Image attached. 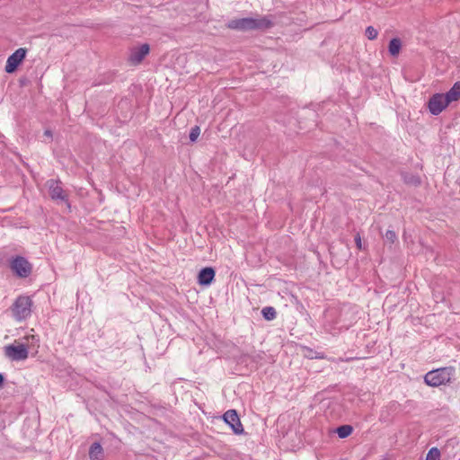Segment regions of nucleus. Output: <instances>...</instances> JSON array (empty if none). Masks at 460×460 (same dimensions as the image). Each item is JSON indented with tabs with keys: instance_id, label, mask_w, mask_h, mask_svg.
Returning a JSON list of instances; mask_svg holds the SVG:
<instances>
[{
	"instance_id": "nucleus-1",
	"label": "nucleus",
	"mask_w": 460,
	"mask_h": 460,
	"mask_svg": "<svg viewBox=\"0 0 460 460\" xmlns=\"http://www.w3.org/2000/svg\"><path fill=\"white\" fill-rule=\"evenodd\" d=\"M456 375V368L454 367H439L429 371L424 376V382L427 385L431 387H438L450 384Z\"/></svg>"
},
{
	"instance_id": "nucleus-2",
	"label": "nucleus",
	"mask_w": 460,
	"mask_h": 460,
	"mask_svg": "<svg viewBox=\"0 0 460 460\" xmlns=\"http://www.w3.org/2000/svg\"><path fill=\"white\" fill-rule=\"evenodd\" d=\"M271 26L270 21L263 17L261 19L253 18H243L233 20L229 22L228 27L236 30H254V29H264Z\"/></svg>"
},
{
	"instance_id": "nucleus-3",
	"label": "nucleus",
	"mask_w": 460,
	"mask_h": 460,
	"mask_svg": "<svg viewBox=\"0 0 460 460\" xmlns=\"http://www.w3.org/2000/svg\"><path fill=\"white\" fill-rule=\"evenodd\" d=\"M31 299L26 296H19L13 305L12 312L17 321L26 319L31 315Z\"/></svg>"
},
{
	"instance_id": "nucleus-4",
	"label": "nucleus",
	"mask_w": 460,
	"mask_h": 460,
	"mask_svg": "<svg viewBox=\"0 0 460 460\" xmlns=\"http://www.w3.org/2000/svg\"><path fill=\"white\" fill-rule=\"evenodd\" d=\"M4 355L13 361H22L28 358V346L24 343H14L4 347Z\"/></svg>"
},
{
	"instance_id": "nucleus-5",
	"label": "nucleus",
	"mask_w": 460,
	"mask_h": 460,
	"mask_svg": "<svg viewBox=\"0 0 460 460\" xmlns=\"http://www.w3.org/2000/svg\"><path fill=\"white\" fill-rule=\"evenodd\" d=\"M10 268L19 278H27L32 271L31 264L22 256H16L10 261Z\"/></svg>"
},
{
	"instance_id": "nucleus-6",
	"label": "nucleus",
	"mask_w": 460,
	"mask_h": 460,
	"mask_svg": "<svg viewBox=\"0 0 460 460\" xmlns=\"http://www.w3.org/2000/svg\"><path fill=\"white\" fill-rule=\"evenodd\" d=\"M444 93L433 94L428 102V109L432 115H438L448 106Z\"/></svg>"
},
{
	"instance_id": "nucleus-7",
	"label": "nucleus",
	"mask_w": 460,
	"mask_h": 460,
	"mask_svg": "<svg viewBox=\"0 0 460 460\" xmlns=\"http://www.w3.org/2000/svg\"><path fill=\"white\" fill-rule=\"evenodd\" d=\"M26 49L20 48L15 50L8 58L5 65V72L6 73H13L18 66L22 62V60L26 57Z\"/></svg>"
},
{
	"instance_id": "nucleus-8",
	"label": "nucleus",
	"mask_w": 460,
	"mask_h": 460,
	"mask_svg": "<svg viewBox=\"0 0 460 460\" xmlns=\"http://www.w3.org/2000/svg\"><path fill=\"white\" fill-rule=\"evenodd\" d=\"M150 48L148 44H142L139 47L131 49L128 61L131 66L139 65L143 59L148 55Z\"/></svg>"
},
{
	"instance_id": "nucleus-9",
	"label": "nucleus",
	"mask_w": 460,
	"mask_h": 460,
	"mask_svg": "<svg viewBox=\"0 0 460 460\" xmlns=\"http://www.w3.org/2000/svg\"><path fill=\"white\" fill-rule=\"evenodd\" d=\"M223 418H224V420L228 425H230V427L232 428L233 431L235 434H242L243 432V428L240 421V419H239V416H238L236 411L228 410L227 411L225 412Z\"/></svg>"
},
{
	"instance_id": "nucleus-10",
	"label": "nucleus",
	"mask_w": 460,
	"mask_h": 460,
	"mask_svg": "<svg viewBox=\"0 0 460 460\" xmlns=\"http://www.w3.org/2000/svg\"><path fill=\"white\" fill-rule=\"evenodd\" d=\"M47 185L49 190V195L52 199H60L66 200V196L64 193V190L61 187V183L58 181L50 180L47 182Z\"/></svg>"
},
{
	"instance_id": "nucleus-11",
	"label": "nucleus",
	"mask_w": 460,
	"mask_h": 460,
	"mask_svg": "<svg viewBox=\"0 0 460 460\" xmlns=\"http://www.w3.org/2000/svg\"><path fill=\"white\" fill-rule=\"evenodd\" d=\"M216 272L213 268L206 267L202 269L198 275V282L199 285H210L215 279Z\"/></svg>"
},
{
	"instance_id": "nucleus-12",
	"label": "nucleus",
	"mask_w": 460,
	"mask_h": 460,
	"mask_svg": "<svg viewBox=\"0 0 460 460\" xmlns=\"http://www.w3.org/2000/svg\"><path fill=\"white\" fill-rule=\"evenodd\" d=\"M448 104L460 99V81L456 82L452 88L444 94Z\"/></svg>"
},
{
	"instance_id": "nucleus-13",
	"label": "nucleus",
	"mask_w": 460,
	"mask_h": 460,
	"mask_svg": "<svg viewBox=\"0 0 460 460\" xmlns=\"http://www.w3.org/2000/svg\"><path fill=\"white\" fill-rule=\"evenodd\" d=\"M89 457L91 460H102L103 449L100 443H93L89 450Z\"/></svg>"
},
{
	"instance_id": "nucleus-14",
	"label": "nucleus",
	"mask_w": 460,
	"mask_h": 460,
	"mask_svg": "<svg viewBox=\"0 0 460 460\" xmlns=\"http://www.w3.org/2000/svg\"><path fill=\"white\" fill-rule=\"evenodd\" d=\"M402 47V42L398 38L391 40L389 43V52L392 56L395 57L399 54Z\"/></svg>"
},
{
	"instance_id": "nucleus-15",
	"label": "nucleus",
	"mask_w": 460,
	"mask_h": 460,
	"mask_svg": "<svg viewBox=\"0 0 460 460\" xmlns=\"http://www.w3.org/2000/svg\"><path fill=\"white\" fill-rule=\"evenodd\" d=\"M261 314L263 317L268 320L271 321L276 318L277 313L274 307L272 306H266L261 310Z\"/></svg>"
},
{
	"instance_id": "nucleus-16",
	"label": "nucleus",
	"mask_w": 460,
	"mask_h": 460,
	"mask_svg": "<svg viewBox=\"0 0 460 460\" xmlns=\"http://www.w3.org/2000/svg\"><path fill=\"white\" fill-rule=\"evenodd\" d=\"M352 427L349 425H343L337 429V434L341 438H345L352 433Z\"/></svg>"
},
{
	"instance_id": "nucleus-17",
	"label": "nucleus",
	"mask_w": 460,
	"mask_h": 460,
	"mask_svg": "<svg viewBox=\"0 0 460 460\" xmlns=\"http://www.w3.org/2000/svg\"><path fill=\"white\" fill-rule=\"evenodd\" d=\"M426 460H440V452L437 447H432L427 454Z\"/></svg>"
},
{
	"instance_id": "nucleus-18",
	"label": "nucleus",
	"mask_w": 460,
	"mask_h": 460,
	"mask_svg": "<svg viewBox=\"0 0 460 460\" xmlns=\"http://www.w3.org/2000/svg\"><path fill=\"white\" fill-rule=\"evenodd\" d=\"M377 35H378V31L373 26H368L366 29V36L368 40H373L376 39Z\"/></svg>"
},
{
	"instance_id": "nucleus-19",
	"label": "nucleus",
	"mask_w": 460,
	"mask_h": 460,
	"mask_svg": "<svg viewBox=\"0 0 460 460\" xmlns=\"http://www.w3.org/2000/svg\"><path fill=\"white\" fill-rule=\"evenodd\" d=\"M200 135V128L199 126H195L190 129V139L191 142H195Z\"/></svg>"
},
{
	"instance_id": "nucleus-20",
	"label": "nucleus",
	"mask_w": 460,
	"mask_h": 460,
	"mask_svg": "<svg viewBox=\"0 0 460 460\" xmlns=\"http://www.w3.org/2000/svg\"><path fill=\"white\" fill-rule=\"evenodd\" d=\"M385 237L386 241L391 244L394 243L397 241V235L395 232L393 230H387L385 232Z\"/></svg>"
},
{
	"instance_id": "nucleus-21",
	"label": "nucleus",
	"mask_w": 460,
	"mask_h": 460,
	"mask_svg": "<svg viewBox=\"0 0 460 460\" xmlns=\"http://www.w3.org/2000/svg\"><path fill=\"white\" fill-rule=\"evenodd\" d=\"M355 243H356L357 248L358 250H362L363 249L362 240H361V236H360L359 234H356V236H355Z\"/></svg>"
},
{
	"instance_id": "nucleus-22",
	"label": "nucleus",
	"mask_w": 460,
	"mask_h": 460,
	"mask_svg": "<svg viewBox=\"0 0 460 460\" xmlns=\"http://www.w3.org/2000/svg\"><path fill=\"white\" fill-rule=\"evenodd\" d=\"M44 135H45V136H47V137H52V133H51V131H50V130H46V131L44 132Z\"/></svg>"
},
{
	"instance_id": "nucleus-23",
	"label": "nucleus",
	"mask_w": 460,
	"mask_h": 460,
	"mask_svg": "<svg viewBox=\"0 0 460 460\" xmlns=\"http://www.w3.org/2000/svg\"><path fill=\"white\" fill-rule=\"evenodd\" d=\"M314 358H324V356H323V354L319 353V354H317Z\"/></svg>"
},
{
	"instance_id": "nucleus-24",
	"label": "nucleus",
	"mask_w": 460,
	"mask_h": 460,
	"mask_svg": "<svg viewBox=\"0 0 460 460\" xmlns=\"http://www.w3.org/2000/svg\"><path fill=\"white\" fill-rule=\"evenodd\" d=\"M3 383H4V376L2 374H0V387L2 386Z\"/></svg>"
}]
</instances>
